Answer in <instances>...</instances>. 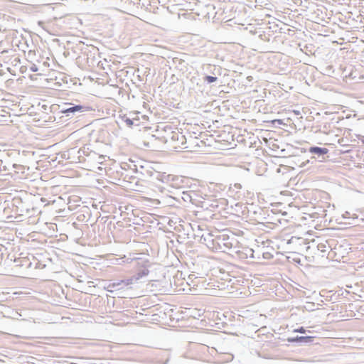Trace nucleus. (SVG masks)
<instances>
[{
  "mask_svg": "<svg viewBox=\"0 0 364 364\" xmlns=\"http://www.w3.org/2000/svg\"><path fill=\"white\" fill-rule=\"evenodd\" d=\"M312 336H296V338H288L289 342H311L312 341Z\"/></svg>",
  "mask_w": 364,
  "mask_h": 364,
  "instance_id": "f257e3e1",
  "label": "nucleus"
},
{
  "mask_svg": "<svg viewBox=\"0 0 364 364\" xmlns=\"http://www.w3.org/2000/svg\"><path fill=\"white\" fill-rule=\"evenodd\" d=\"M309 151L311 154H326L328 153V149L326 148H321L318 146L311 147L309 149Z\"/></svg>",
  "mask_w": 364,
  "mask_h": 364,
  "instance_id": "f03ea898",
  "label": "nucleus"
},
{
  "mask_svg": "<svg viewBox=\"0 0 364 364\" xmlns=\"http://www.w3.org/2000/svg\"><path fill=\"white\" fill-rule=\"evenodd\" d=\"M82 106L76 105L75 107H70V108L64 110L63 112V113L74 112L76 111H80V110H82Z\"/></svg>",
  "mask_w": 364,
  "mask_h": 364,
  "instance_id": "7ed1b4c3",
  "label": "nucleus"
},
{
  "mask_svg": "<svg viewBox=\"0 0 364 364\" xmlns=\"http://www.w3.org/2000/svg\"><path fill=\"white\" fill-rule=\"evenodd\" d=\"M205 79L208 83H212L217 80L216 77H213V76H209V75L206 76Z\"/></svg>",
  "mask_w": 364,
  "mask_h": 364,
  "instance_id": "20e7f679",
  "label": "nucleus"
},
{
  "mask_svg": "<svg viewBox=\"0 0 364 364\" xmlns=\"http://www.w3.org/2000/svg\"><path fill=\"white\" fill-rule=\"evenodd\" d=\"M125 123L127 125H128L129 127H132L134 124V122L133 120L130 119H125Z\"/></svg>",
  "mask_w": 364,
  "mask_h": 364,
  "instance_id": "39448f33",
  "label": "nucleus"
},
{
  "mask_svg": "<svg viewBox=\"0 0 364 364\" xmlns=\"http://www.w3.org/2000/svg\"><path fill=\"white\" fill-rule=\"evenodd\" d=\"M294 332L304 333H306V330L304 329V327H300L299 328L294 329Z\"/></svg>",
  "mask_w": 364,
  "mask_h": 364,
  "instance_id": "423d86ee",
  "label": "nucleus"
},
{
  "mask_svg": "<svg viewBox=\"0 0 364 364\" xmlns=\"http://www.w3.org/2000/svg\"><path fill=\"white\" fill-rule=\"evenodd\" d=\"M148 273H149V271H148L147 269L144 270V271H143V272L139 275V277H137V279H139V277H143V276L147 275V274H148Z\"/></svg>",
  "mask_w": 364,
  "mask_h": 364,
  "instance_id": "0eeeda50",
  "label": "nucleus"
},
{
  "mask_svg": "<svg viewBox=\"0 0 364 364\" xmlns=\"http://www.w3.org/2000/svg\"><path fill=\"white\" fill-rule=\"evenodd\" d=\"M358 138L363 144H364V136H358Z\"/></svg>",
  "mask_w": 364,
  "mask_h": 364,
  "instance_id": "6e6552de",
  "label": "nucleus"
},
{
  "mask_svg": "<svg viewBox=\"0 0 364 364\" xmlns=\"http://www.w3.org/2000/svg\"><path fill=\"white\" fill-rule=\"evenodd\" d=\"M277 122L279 124H283V122H282V119H276V120L273 121V122Z\"/></svg>",
  "mask_w": 364,
  "mask_h": 364,
  "instance_id": "1a4fd4ad",
  "label": "nucleus"
},
{
  "mask_svg": "<svg viewBox=\"0 0 364 364\" xmlns=\"http://www.w3.org/2000/svg\"><path fill=\"white\" fill-rule=\"evenodd\" d=\"M31 70L32 71H33V72H36V71H37V68H36V67H32V68H31Z\"/></svg>",
  "mask_w": 364,
  "mask_h": 364,
  "instance_id": "9d476101",
  "label": "nucleus"
}]
</instances>
